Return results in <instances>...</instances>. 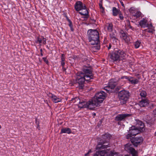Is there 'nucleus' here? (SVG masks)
I'll return each mask as SVG.
<instances>
[{
    "label": "nucleus",
    "mask_w": 156,
    "mask_h": 156,
    "mask_svg": "<svg viewBox=\"0 0 156 156\" xmlns=\"http://www.w3.org/2000/svg\"><path fill=\"white\" fill-rule=\"evenodd\" d=\"M105 96V93L102 91L96 94L92 99L87 102L83 101H80L78 98H76V99L79 101L80 105H81V106H80L81 107L92 109L99 105V104L102 102Z\"/></svg>",
    "instance_id": "f257e3e1"
},
{
    "label": "nucleus",
    "mask_w": 156,
    "mask_h": 156,
    "mask_svg": "<svg viewBox=\"0 0 156 156\" xmlns=\"http://www.w3.org/2000/svg\"><path fill=\"white\" fill-rule=\"evenodd\" d=\"M87 37L89 41L92 45H95L94 47L97 50L100 48V45L98 44L99 43V33L96 30L90 29L87 32Z\"/></svg>",
    "instance_id": "f03ea898"
},
{
    "label": "nucleus",
    "mask_w": 156,
    "mask_h": 156,
    "mask_svg": "<svg viewBox=\"0 0 156 156\" xmlns=\"http://www.w3.org/2000/svg\"><path fill=\"white\" fill-rule=\"evenodd\" d=\"M111 135L109 133H106L103 135V140H100L99 144L97 145L96 149H104L110 147L109 141L111 138Z\"/></svg>",
    "instance_id": "7ed1b4c3"
},
{
    "label": "nucleus",
    "mask_w": 156,
    "mask_h": 156,
    "mask_svg": "<svg viewBox=\"0 0 156 156\" xmlns=\"http://www.w3.org/2000/svg\"><path fill=\"white\" fill-rule=\"evenodd\" d=\"M126 55V54L124 51L118 48H115L114 52L111 54L110 58L113 61H116L120 57L124 58Z\"/></svg>",
    "instance_id": "20e7f679"
},
{
    "label": "nucleus",
    "mask_w": 156,
    "mask_h": 156,
    "mask_svg": "<svg viewBox=\"0 0 156 156\" xmlns=\"http://www.w3.org/2000/svg\"><path fill=\"white\" fill-rule=\"evenodd\" d=\"M90 80L89 78H87L84 74L82 72H79L77 73L76 80L79 84L80 89H82L83 88L85 81H89Z\"/></svg>",
    "instance_id": "39448f33"
},
{
    "label": "nucleus",
    "mask_w": 156,
    "mask_h": 156,
    "mask_svg": "<svg viewBox=\"0 0 156 156\" xmlns=\"http://www.w3.org/2000/svg\"><path fill=\"white\" fill-rule=\"evenodd\" d=\"M129 97V92L124 90L120 91L118 93V97L122 104L126 103Z\"/></svg>",
    "instance_id": "423d86ee"
},
{
    "label": "nucleus",
    "mask_w": 156,
    "mask_h": 156,
    "mask_svg": "<svg viewBox=\"0 0 156 156\" xmlns=\"http://www.w3.org/2000/svg\"><path fill=\"white\" fill-rule=\"evenodd\" d=\"M110 149H106V150H99L97 151L94 154V156H117V153L115 151H111L110 153H108Z\"/></svg>",
    "instance_id": "0eeeda50"
},
{
    "label": "nucleus",
    "mask_w": 156,
    "mask_h": 156,
    "mask_svg": "<svg viewBox=\"0 0 156 156\" xmlns=\"http://www.w3.org/2000/svg\"><path fill=\"white\" fill-rule=\"evenodd\" d=\"M82 70L87 78H89L90 79H93V76L92 73V69L90 66L83 67Z\"/></svg>",
    "instance_id": "6e6552de"
},
{
    "label": "nucleus",
    "mask_w": 156,
    "mask_h": 156,
    "mask_svg": "<svg viewBox=\"0 0 156 156\" xmlns=\"http://www.w3.org/2000/svg\"><path fill=\"white\" fill-rule=\"evenodd\" d=\"M125 150L132 154V156H137V152L133 147V145L130 144H127L125 145Z\"/></svg>",
    "instance_id": "1a4fd4ad"
},
{
    "label": "nucleus",
    "mask_w": 156,
    "mask_h": 156,
    "mask_svg": "<svg viewBox=\"0 0 156 156\" xmlns=\"http://www.w3.org/2000/svg\"><path fill=\"white\" fill-rule=\"evenodd\" d=\"M130 116V114H118L115 117V120L117 121H125Z\"/></svg>",
    "instance_id": "9d476101"
},
{
    "label": "nucleus",
    "mask_w": 156,
    "mask_h": 156,
    "mask_svg": "<svg viewBox=\"0 0 156 156\" xmlns=\"http://www.w3.org/2000/svg\"><path fill=\"white\" fill-rule=\"evenodd\" d=\"M143 140L142 137H132L131 139V141L134 146L136 147L142 143Z\"/></svg>",
    "instance_id": "9b49d317"
},
{
    "label": "nucleus",
    "mask_w": 156,
    "mask_h": 156,
    "mask_svg": "<svg viewBox=\"0 0 156 156\" xmlns=\"http://www.w3.org/2000/svg\"><path fill=\"white\" fill-rule=\"evenodd\" d=\"M120 36L126 43H128L130 41L131 37L122 30L120 31Z\"/></svg>",
    "instance_id": "f8f14e48"
},
{
    "label": "nucleus",
    "mask_w": 156,
    "mask_h": 156,
    "mask_svg": "<svg viewBox=\"0 0 156 156\" xmlns=\"http://www.w3.org/2000/svg\"><path fill=\"white\" fill-rule=\"evenodd\" d=\"M74 8L76 11L82 10L83 9L86 8L84 4H83L81 1H77L74 5Z\"/></svg>",
    "instance_id": "ddd939ff"
},
{
    "label": "nucleus",
    "mask_w": 156,
    "mask_h": 156,
    "mask_svg": "<svg viewBox=\"0 0 156 156\" xmlns=\"http://www.w3.org/2000/svg\"><path fill=\"white\" fill-rule=\"evenodd\" d=\"M140 25L142 27H152V25L151 24H149L147 23V20L143 18L139 22Z\"/></svg>",
    "instance_id": "4468645a"
},
{
    "label": "nucleus",
    "mask_w": 156,
    "mask_h": 156,
    "mask_svg": "<svg viewBox=\"0 0 156 156\" xmlns=\"http://www.w3.org/2000/svg\"><path fill=\"white\" fill-rule=\"evenodd\" d=\"M129 133H130L133 136H135L138 134L142 131H140L138 128H135L134 126H132L130 127L129 129Z\"/></svg>",
    "instance_id": "2eb2a0df"
},
{
    "label": "nucleus",
    "mask_w": 156,
    "mask_h": 156,
    "mask_svg": "<svg viewBox=\"0 0 156 156\" xmlns=\"http://www.w3.org/2000/svg\"><path fill=\"white\" fill-rule=\"evenodd\" d=\"M124 78L127 79L131 82V83L133 84H136L138 83L139 82V80L138 79L131 77L125 76L121 77L122 79H123Z\"/></svg>",
    "instance_id": "dca6fc26"
},
{
    "label": "nucleus",
    "mask_w": 156,
    "mask_h": 156,
    "mask_svg": "<svg viewBox=\"0 0 156 156\" xmlns=\"http://www.w3.org/2000/svg\"><path fill=\"white\" fill-rule=\"evenodd\" d=\"M149 103V101L147 99H142L140 101L139 105L140 107H144L147 106Z\"/></svg>",
    "instance_id": "f3484780"
},
{
    "label": "nucleus",
    "mask_w": 156,
    "mask_h": 156,
    "mask_svg": "<svg viewBox=\"0 0 156 156\" xmlns=\"http://www.w3.org/2000/svg\"><path fill=\"white\" fill-rule=\"evenodd\" d=\"M136 125L137 128L139 129L140 131H142L144 130V125L141 121L140 120L137 121Z\"/></svg>",
    "instance_id": "a211bd4d"
},
{
    "label": "nucleus",
    "mask_w": 156,
    "mask_h": 156,
    "mask_svg": "<svg viewBox=\"0 0 156 156\" xmlns=\"http://www.w3.org/2000/svg\"><path fill=\"white\" fill-rule=\"evenodd\" d=\"M82 11L79 12V13L82 16H86V18H88L89 17L88 12L87 10V9L86 7L85 8L83 9L82 10Z\"/></svg>",
    "instance_id": "6ab92c4d"
},
{
    "label": "nucleus",
    "mask_w": 156,
    "mask_h": 156,
    "mask_svg": "<svg viewBox=\"0 0 156 156\" xmlns=\"http://www.w3.org/2000/svg\"><path fill=\"white\" fill-rule=\"evenodd\" d=\"M109 36L111 39L113 41H115L116 42V41L117 40V34L115 31L114 32H111L109 34Z\"/></svg>",
    "instance_id": "aec40b11"
},
{
    "label": "nucleus",
    "mask_w": 156,
    "mask_h": 156,
    "mask_svg": "<svg viewBox=\"0 0 156 156\" xmlns=\"http://www.w3.org/2000/svg\"><path fill=\"white\" fill-rule=\"evenodd\" d=\"M52 100L53 102L55 103L60 102L62 100L61 98H58L56 96L52 94L51 96Z\"/></svg>",
    "instance_id": "412c9836"
},
{
    "label": "nucleus",
    "mask_w": 156,
    "mask_h": 156,
    "mask_svg": "<svg viewBox=\"0 0 156 156\" xmlns=\"http://www.w3.org/2000/svg\"><path fill=\"white\" fill-rule=\"evenodd\" d=\"M71 133V129L68 128L62 129L60 132V133H67L68 134H70Z\"/></svg>",
    "instance_id": "4be33fe9"
},
{
    "label": "nucleus",
    "mask_w": 156,
    "mask_h": 156,
    "mask_svg": "<svg viewBox=\"0 0 156 156\" xmlns=\"http://www.w3.org/2000/svg\"><path fill=\"white\" fill-rule=\"evenodd\" d=\"M121 12L120 10L117 9L116 7H113L112 8V13L114 16H116Z\"/></svg>",
    "instance_id": "5701e85b"
},
{
    "label": "nucleus",
    "mask_w": 156,
    "mask_h": 156,
    "mask_svg": "<svg viewBox=\"0 0 156 156\" xmlns=\"http://www.w3.org/2000/svg\"><path fill=\"white\" fill-rule=\"evenodd\" d=\"M133 15L136 18H137L141 16V13L139 11H135L133 13Z\"/></svg>",
    "instance_id": "b1692460"
},
{
    "label": "nucleus",
    "mask_w": 156,
    "mask_h": 156,
    "mask_svg": "<svg viewBox=\"0 0 156 156\" xmlns=\"http://www.w3.org/2000/svg\"><path fill=\"white\" fill-rule=\"evenodd\" d=\"M116 84L117 83L116 82H112L111 81L109 83L108 85L111 88V89H113L116 86Z\"/></svg>",
    "instance_id": "393cba45"
},
{
    "label": "nucleus",
    "mask_w": 156,
    "mask_h": 156,
    "mask_svg": "<svg viewBox=\"0 0 156 156\" xmlns=\"http://www.w3.org/2000/svg\"><path fill=\"white\" fill-rule=\"evenodd\" d=\"M107 29L108 31L112 32L113 29V25L111 23H108L107 24Z\"/></svg>",
    "instance_id": "a878e982"
},
{
    "label": "nucleus",
    "mask_w": 156,
    "mask_h": 156,
    "mask_svg": "<svg viewBox=\"0 0 156 156\" xmlns=\"http://www.w3.org/2000/svg\"><path fill=\"white\" fill-rule=\"evenodd\" d=\"M140 95L142 98H145L147 96V93L145 91L141 90L140 93Z\"/></svg>",
    "instance_id": "bb28decb"
},
{
    "label": "nucleus",
    "mask_w": 156,
    "mask_h": 156,
    "mask_svg": "<svg viewBox=\"0 0 156 156\" xmlns=\"http://www.w3.org/2000/svg\"><path fill=\"white\" fill-rule=\"evenodd\" d=\"M126 27H129V28L131 29L132 30H133L134 28L130 25V22L129 20H127L125 24Z\"/></svg>",
    "instance_id": "cd10ccee"
},
{
    "label": "nucleus",
    "mask_w": 156,
    "mask_h": 156,
    "mask_svg": "<svg viewBox=\"0 0 156 156\" xmlns=\"http://www.w3.org/2000/svg\"><path fill=\"white\" fill-rule=\"evenodd\" d=\"M140 44L141 42L140 41H136L134 44L135 48H138L140 46Z\"/></svg>",
    "instance_id": "c85d7f7f"
},
{
    "label": "nucleus",
    "mask_w": 156,
    "mask_h": 156,
    "mask_svg": "<svg viewBox=\"0 0 156 156\" xmlns=\"http://www.w3.org/2000/svg\"><path fill=\"white\" fill-rule=\"evenodd\" d=\"M104 89L106 90L107 92L108 93H110L112 91V89H111V88L108 85L105 87L104 88Z\"/></svg>",
    "instance_id": "c756f323"
},
{
    "label": "nucleus",
    "mask_w": 156,
    "mask_h": 156,
    "mask_svg": "<svg viewBox=\"0 0 156 156\" xmlns=\"http://www.w3.org/2000/svg\"><path fill=\"white\" fill-rule=\"evenodd\" d=\"M133 136L132 135L130 134V133H129V131L128 132V133L127 134L126 136V138L127 139H130V140H131V139L132 138L131 137Z\"/></svg>",
    "instance_id": "7c9ffc66"
},
{
    "label": "nucleus",
    "mask_w": 156,
    "mask_h": 156,
    "mask_svg": "<svg viewBox=\"0 0 156 156\" xmlns=\"http://www.w3.org/2000/svg\"><path fill=\"white\" fill-rule=\"evenodd\" d=\"M145 31L146 32L148 33H152L153 32V30L152 29L147 28L145 30Z\"/></svg>",
    "instance_id": "2f4dec72"
},
{
    "label": "nucleus",
    "mask_w": 156,
    "mask_h": 156,
    "mask_svg": "<svg viewBox=\"0 0 156 156\" xmlns=\"http://www.w3.org/2000/svg\"><path fill=\"white\" fill-rule=\"evenodd\" d=\"M68 21H69V26L71 28V30L72 31H73V30L72 29L73 24H72V23L71 21H70V20H68Z\"/></svg>",
    "instance_id": "473e14b6"
},
{
    "label": "nucleus",
    "mask_w": 156,
    "mask_h": 156,
    "mask_svg": "<svg viewBox=\"0 0 156 156\" xmlns=\"http://www.w3.org/2000/svg\"><path fill=\"white\" fill-rule=\"evenodd\" d=\"M61 59V61H65V55L63 54H62Z\"/></svg>",
    "instance_id": "72a5a7b5"
},
{
    "label": "nucleus",
    "mask_w": 156,
    "mask_h": 156,
    "mask_svg": "<svg viewBox=\"0 0 156 156\" xmlns=\"http://www.w3.org/2000/svg\"><path fill=\"white\" fill-rule=\"evenodd\" d=\"M119 18H120V19L121 20H123V17L122 16V14L121 12H120L119 14Z\"/></svg>",
    "instance_id": "f704fd0d"
},
{
    "label": "nucleus",
    "mask_w": 156,
    "mask_h": 156,
    "mask_svg": "<svg viewBox=\"0 0 156 156\" xmlns=\"http://www.w3.org/2000/svg\"><path fill=\"white\" fill-rule=\"evenodd\" d=\"M43 59L44 60V61L46 63H48V60L47 59L46 57H43Z\"/></svg>",
    "instance_id": "c9c22d12"
},
{
    "label": "nucleus",
    "mask_w": 156,
    "mask_h": 156,
    "mask_svg": "<svg viewBox=\"0 0 156 156\" xmlns=\"http://www.w3.org/2000/svg\"><path fill=\"white\" fill-rule=\"evenodd\" d=\"M120 2L121 5L123 7H124V5L123 4V2H122V0H119Z\"/></svg>",
    "instance_id": "e433bc0d"
},
{
    "label": "nucleus",
    "mask_w": 156,
    "mask_h": 156,
    "mask_svg": "<svg viewBox=\"0 0 156 156\" xmlns=\"http://www.w3.org/2000/svg\"><path fill=\"white\" fill-rule=\"evenodd\" d=\"M43 43L44 44H46V39L44 37L43 38Z\"/></svg>",
    "instance_id": "4c0bfd02"
},
{
    "label": "nucleus",
    "mask_w": 156,
    "mask_h": 156,
    "mask_svg": "<svg viewBox=\"0 0 156 156\" xmlns=\"http://www.w3.org/2000/svg\"><path fill=\"white\" fill-rule=\"evenodd\" d=\"M91 152V151L90 150L88 151V153L85 154V156H87L88 155V154Z\"/></svg>",
    "instance_id": "58836bf2"
},
{
    "label": "nucleus",
    "mask_w": 156,
    "mask_h": 156,
    "mask_svg": "<svg viewBox=\"0 0 156 156\" xmlns=\"http://www.w3.org/2000/svg\"><path fill=\"white\" fill-rule=\"evenodd\" d=\"M37 41L39 42V43H41L42 42V40L41 39L38 38L37 40Z\"/></svg>",
    "instance_id": "ea45409f"
},
{
    "label": "nucleus",
    "mask_w": 156,
    "mask_h": 156,
    "mask_svg": "<svg viewBox=\"0 0 156 156\" xmlns=\"http://www.w3.org/2000/svg\"><path fill=\"white\" fill-rule=\"evenodd\" d=\"M112 47V45L110 43H109V46L108 47V50L110 49Z\"/></svg>",
    "instance_id": "a19ab883"
},
{
    "label": "nucleus",
    "mask_w": 156,
    "mask_h": 156,
    "mask_svg": "<svg viewBox=\"0 0 156 156\" xmlns=\"http://www.w3.org/2000/svg\"><path fill=\"white\" fill-rule=\"evenodd\" d=\"M61 64L62 66H64L65 64V62L64 61H61Z\"/></svg>",
    "instance_id": "79ce46f5"
},
{
    "label": "nucleus",
    "mask_w": 156,
    "mask_h": 156,
    "mask_svg": "<svg viewBox=\"0 0 156 156\" xmlns=\"http://www.w3.org/2000/svg\"><path fill=\"white\" fill-rule=\"evenodd\" d=\"M40 52H41V56H42L43 55V54L42 53L43 51H42V49H40Z\"/></svg>",
    "instance_id": "37998d69"
},
{
    "label": "nucleus",
    "mask_w": 156,
    "mask_h": 156,
    "mask_svg": "<svg viewBox=\"0 0 156 156\" xmlns=\"http://www.w3.org/2000/svg\"><path fill=\"white\" fill-rule=\"evenodd\" d=\"M99 6H100V8L101 9H102V8H104L102 6V5L100 3L99 4Z\"/></svg>",
    "instance_id": "c03bdc74"
},
{
    "label": "nucleus",
    "mask_w": 156,
    "mask_h": 156,
    "mask_svg": "<svg viewBox=\"0 0 156 156\" xmlns=\"http://www.w3.org/2000/svg\"><path fill=\"white\" fill-rule=\"evenodd\" d=\"M66 69L64 67V66H62V70L63 71H65L66 73Z\"/></svg>",
    "instance_id": "a18cd8bd"
},
{
    "label": "nucleus",
    "mask_w": 156,
    "mask_h": 156,
    "mask_svg": "<svg viewBox=\"0 0 156 156\" xmlns=\"http://www.w3.org/2000/svg\"><path fill=\"white\" fill-rule=\"evenodd\" d=\"M101 9V12L103 13L104 12V8H102Z\"/></svg>",
    "instance_id": "49530a36"
},
{
    "label": "nucleus",
    "mask_w": 156,
    "mask_h": 156,
    "mask_svg": "<svg viewBox=\"0 0 156 156\" xmlns=\"http://www.w3.org/2000/svg\"><path fill=\"white\" fill-rule=\"evenodd\" d=\"M153 112L154 114L156 115V108L154 110Z\"/></svg>",
    "instance_id": "de8ad7c7"
},
{
    "label": "nucleus",
    "mask_w": 156,
    "mask_h": 156,
    "mask_svg": "<svg viewBox=\"0 0 156 156\" xmlns=\"http://www.w3.org/2000/svg\"><path fill=\"white\" fill-rule=\"evenodd\" d=\"M93 115L95 116L96 115V113H93Z\"/></svg>",
    "instance_id": "09e8293b"
},
{
    "label": "nucleus",
    "mask_w": 156,
    "mask_h": 156,
    "mask_svg": "<svg viewBox=\"0 0 156 156\" xmlns=\"http://www.w3.org/2000/svg\"><path fill=\"white\" fill-rule=\"evenodd\" d=\"M154 105L153 104H152V106L153 107H154Z\"/></svg>",
    "instance_id": "8fccbe9b"
},
{
    "label": "nucleus",
    "mask_w": 156,
    "mask_h": 156,
    "mask_svg": "<svg viewBox=\"0 0 156 156\" xmlns=\"http://www.w3.org/2000/svg\"><path fill=\"white\" fill-rule=\"evenodd\" d=\"M100 124H101V122H101V121H100Z\"/></svg>",
    "instance_id": "3c124183"
},
{
    "label": "nucleus",
    "mask_w": 156,
    "mask_h": 156,
    "mask_svg": "<svg viewBox=\"0 0 156 156\" xmlns=\"http://www.w3.org/2000/svg\"><path fill=\"white\" fill-rule=\"evenodd\" d=\"M155 134V136H156V132H155V134Z\"/></svg>",
    "instance_id": "603ef678"
},
{
    "label": "nucleus",
    "mask_w": 156,
    "mask_h": 156,
    "mask_svg": "<svg viewBox=\"0 0 156 156\" xmlns=\"http://www.w3.org/2000/svg\"><path fill=\"white\" fill-rule=\"evenodd\" d=\"M124 156H129L128 155H125Z\"/></svg>",
    "instance_id": "864d4df0"
},
{
    "label": "nucleus",
    "mask_w": 156,
    "mask_h": 156,
    "mask_svg": "<svg viewBox=\"0 0 156 156\" xmlns=\"http://www.w3.org/2000/svg\"><path fill=\"white\" fill-rule=\"evenodd\" d=\"M1 126H0V128H1Z\"/></svg>",
    "instance_id": "5fc2aeb1"
}]
</instances>
